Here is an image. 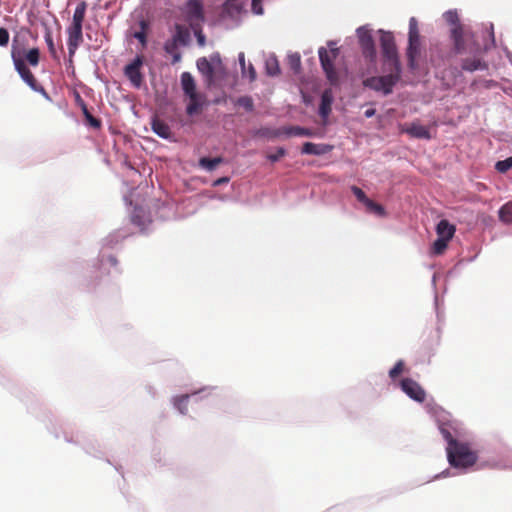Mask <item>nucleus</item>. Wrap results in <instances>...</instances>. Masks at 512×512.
Here are the masks:
<instances>
[{
	"label": "nucleus",
	"mask_w": 512,
	"mask_h": 512,
	"mask_svg": "<svg viewBox=\"0 0 512 512\" xmlns=\"http://www.w3.org/2000/svg\"><path fill=\"white\" fill-rule=\"evenodd\" d=\"M447 458L450 465L455 468H468L476 463L478 456L468 443L457 442L447 447Z\"/></svg>",
	"instance_id": "1"
},
{
	"label": "nucleus",
	"mask_w": 512,
	"mask_h": 512,
	"mask_svg": "<svg viewBox=\"0 0 512 512\" xmlns=\"http://www.w3.org/2000/svg\"><path fill=\"white\" fill-rule=\"evenodd\" d=\"M383 70L388 74L383 76H372L363 81V85L374 91L382 92L384 95L392 93L393 87L399 82L401 78V68L391 69L390 66L385 67Z\"/></svg>",
	"instance_id": "2"
},
{
	"label": "nucleus",
	"mask_w": 512,
	"mask_h": 512,
	"mask_svg": "<svg viewBox=\"0 0 512 512\" xmlns=\"http://www.w3.org/2000/svg\"><path fill=\"white\" fill-rule=\"evenodd\" d=\"M379 32L381 34L380 47L384 61L383 65L385 67L390 66L391 69L401 68L394 35L391 32L383 30H380Z\"/></svg>",
	"instance_id": "3"
},
{
	"label": "nucleus",
	"mask_w": 512,
	"mask_h": 512,
	"mask_svg": "<svg viewBox=\"0 0 512 512\" xmlns=\"http://www.w3.org/2000/svg\"><path fill=\"white\" fill-rule=\"evenodd\" d=\"M12 59L15 66L16 71L19 73L22 80L34 91L40 92L43 95L47 96L45 89L37 82L33 73L29 70L26 63H24L23 57H21L19 52H15V49L12 50Z\"/></svg>",
	"instance_id": "4"
},
{
	"label": "nucleus",
	"mask_w": 512,
	"mask_h": 512,
	"mask_svg": "<svg viewBox=\"0 0 512 512\" xmlns=\"http://www.w3.org/2000/svg\"><path fill=\"white\" fill-rule=\"evenodd\" d=\"M318 54L322 69L324 70L327 79L332 85L337 84L339 76L333 62L338 56V48H332L330 52H328L324 47H321Z\"/></svg>",
	"instance_id": "5"
},
{
	"label": "nucleus",
	"mask_w": 512,
	"mask_h": 512,
	"mask_svg": "<svg viewBox=\"0 0 512 512\" xmlns=\"http://www.w3.org/2000/svg\"><path fill=\"white\" fill-rule=\"evenodd\" d=\"M357 36L363 56L370 62H374L377 53L371 31L364 26L359 27Z\"/></svg>",
	"instance_id": "6"
},
{
	"label": "nucleus",
	"mask_w": 512,
	"mask_h": 512,
	"mask_svg": "<svg viewBox=\"0 0 512 512\" xmlns=\"http://www.w3.org/2000/svg\"><path fill=\"white\" fill-rule=\"evenodd\" d=\"M143 64V59L141 56H137L132 63L128 64L124 73L125 76L130 80L133 86L139 88L143 83V75L140 71V68Z\"/></svg>",
	"instance_id": "7"
},
{
	"label": "nucleus",
	"mask_w": 512,
	"mask_h": 512,
	"mask_svg": "<svg viewBox=\"0 0 512 512\" xmlns=\"http://www.w3.org/2000/svg\"><path fill=\"white\" fill-rule=\"evenodd\" d=\"M401 388L410 398L417 402H423L426 398L424 389L411 378H404L401 381Z\"/></svg>",
	"instance_id": "8"
},
{
	"label": "nucleus",
	"mask_w": 512,
	"mask_h": 512,
	"mask_svg": "<svg viewBox=\"0 0 512 512\" xmlns=\"http://www.w3.org/2000/svg\"><path fill=\"white\" fill-rule=\"evenodd\" d=\"M420 35L419 36H408V47L406 49V56L408 61V66L410 69L414 70L417 68V59L420 55Z\"/></svg>",
	"instance_id": "9"
},
{
	"label": "nucleus",
	"mask_w": 512,
	"mask_h": 512,
	"mask_svg": "<svg viewBox=\"0 0 512 512\" xmlns=\"http://www.w3.org/2000/svg\"><path fill=\"white\" fill-rule=\"evenodd\" d=\"M67 34H68L67 45H68L69 54L73 55L75 53V51L77 50V48L79 47V45L83 41L82 26L71 24L67 28Z\"/></svg>",
	"instance_id": "10"
},
{
	"label": "nucleus",
	"mask_w": 512,
	"mask_h": 512,
	"mask_svg": "<svg viewBox=\"0 0 512 512\" xmlns=\"http://www.w3.org/2000/svg\"><path fill=\"white\" fill-rule=\"evenodd\" d=\"M401 131L407 133L413 138L426 140L431 139L429 129L426 126L419 124L418 122H413L407 127H402Z\"/></svg>",
	"instance_id": "11"
},
{
	"label": "nucleus",
	"mask_w": 512,
	"mask_h": 512,
	"mask_svg": "<svg viewBox=\"0 0 512 512\" xmlns=\"http://www.w3.org/2000/svg\"><path fill=\"white\" fill-rule=\"evenodd\" d=\"M187 97L189 98V103L186 107V113L189 116L200 113L205 100L204 96L200 93H196L188 95Z\"/></svg>",
	"instance_id": "12"
},
{
	"label": "nucleus",
	"mask_w": 512,
	"mask_h": 512,
	"mask_svg": "<svg viewBox=\"0 0 512 512\" xmlns=\"http://www.w3.org/2000/svg\"><path fill=\"white\" fill-rule=\"evenodd\" d=\"M461 68L467 72H474L476 70H485L488 68V65L480 57L474 56L472 58L463 59Z\"/></svg>",
	"instance_id": "13"
},
{
	"label": "nucleus",
	"mask_w": 512,
	"mask_h": 512,
	"mask_svg": "<svg viewBox=\"0 0 512 512\" xmlns=\"http://www.w3.org/2000/svg\"><path fill=\"white\" fill-rule=\"evenodd\" d=\"M151 128L155 134L163 139H170L172 136L170 126L165 121L157 117L153 118Z\"/></svg>",
	"instance_id": "14"
},
{
	"label": "nucleus",
	"mask_w": 512,
	"mask_h": 512,
	"mask_svg": "<svg viewBox=\"0 0 512 512\" xmlns=\"http://www.w3.org/2000/svg\"><path fill=\"white\" fill-rule=\"evenodd\" d=\"M187 16L190 20H202L203 4L200 0H189L187 2Z\"/></svg>",
	"instance_id": "15"
},
{
	"label": "nucleus",
	"mask_w": 512,
	"mask_h": 512,
	"mask_svg": "<svg viewBox=\"0 0 512 512\" xmlns=\"http://www.w3.org/2000/svg\"><path fill=\"white\" fill-rule=\"evenodd\" d=\"M333 102V95L331 90H325L321 95V103L319 107V114L323 119H326L331 113V106Z\"/></svg>",
	"instance_id": "16"
},
{
	"label": "nucleus",
	"mask_w": 512,
	"mask_h": 512,
	"mask_svg": "<svg viewBox=\"0 0 512 512\" xmlns=\"http://www.w3.org/2000/svg\"><path fill=\"white\" fill-rule=\"evenodd\" d=\"M436 232L438 237L450 241V239H452L454 236L455 226L450 224L448 220L443 219L437 224Z\"/></svg>",
	"instance_id": "17"
},
{
	"label": "nucleus",
	"mask_w": 512,
	"mask_h": 512,
	"mask_svg": "<svg viewBox=\"0 0 512 512\" xmlns=\"http://www.w3.org/2000/svg\"><path fill=\"white\" fill-rule=\"evenodd\" d=\"M181 86L186 96L198 93L196 91V83L189 72H183L181 75Z\"/></svg>",
	"instance_id": "18"
},
{
	"label": "nucleus",
	"mask_w": 512,
	"mask_h": 512,
	"mask_svg": "<svg viewBox=\"0 0 512 512\" xmlns=\"http://www.w3.org/2000/svg\"><path fill=\"white\" fill-rule=\"evenodd\" d=\"M15 52H19L21 57L24 59V63H29L31 66H37L40 61V51L38 48H32L28 51H20L15 50Z\"/></svg>",
	"instance_id": "19"
},
{
	"label": "nucleus",
	"mask_w": 512,
	"mask_h": 512,
	"mask_svg": "<svg viewBox=\"0 0 512 512\" xmlns=\"http://www.w3.org/2000/svg\"><path fill=\"white\" fill-rule=\"evenodd\" d=\"M86 10H87V3L85 1H81L80 3H78L74 10L71 24L83 26V22H84L85 15H86Z\"/></svg>",
	"instance_id": "20"
},
{
	"label": "nucleus",
	"mask_w": 512,
	"mask_h": 512,
	"mask_svg": "<svg viewBox=\"0 0 512 512\" xmlns=\"http://www.w3.org/2000/svg\"><path fill=\"white\" fill-rule=\"evenodd\" d=\"M327 151L328 150L325 145L315 144L312 142H306L302 147V153L309 155H321Z\"/></svg>",
	"instance_id": "21"
},
{
	"label": "nucleus",
	"mask_w": 512,
	"mask_h": 512,
	"mask_svg": "<svg viewBox=\"0 0 512 512\" xmlns=\"http://www.w3.org/2000/svg\"><path fill=\"white\" fill-rule=\"evenodd\" d=\"M282 132L284 134H286L287 136H306V137L313 136L312 130H310L308 128H303L300 126L284 127L282 129Z\"/></svg>",
	"instance_id": "22"
},
{
	"label": "nucleus",
	"mask_w": 512,
	"mask_h": 512,
	"mask_svg": "<svg viewBox=\"0 0 512 512\" xmlns=\"http://www.w3.org/2000/svg\"><path fill=\"white\" fill-rule=\"evenodd\" d=\"M222 157L208 158L202 157L199 160V166L207 171H213L219 164L223 163Z\"/></svg>",
	"instance_id": "23"
},
{
	"label": "nucleus",
	"mask_w": 512,
	"mask_h": 512,
	"mask_svg": "<svg viewBox=\"0 0 512 512\" xmlns=\"http://www.w3.org/2000/svg\"><path fill=\"white\" fill-rule=\"evenodd\" d=\"M501 222L512 224V201L505 203L498 211Z\"/></svg>",
	"instance_id": "24"
},
{
	"label": "nucleus",
	"mask_w": 512,
	"mask_h": 512,
	"mask_svg": "<svg viewBox=\"0 0 512 512\" xmlns=\"http://www.w3.org/2000/svg\"><path fill=\"white\" fill-rule=\"evenodd\" d=\"M266 73L269 76H277L280 73L279 62L276 57L271 56L265 62Z\"/></svg>",
	"instance_id": "25"
},
{
	"label": "nucleus",
	"mask_w": 512,
	"mask_h": 512,
	"mask_svg": "<svg viewBox=\"0 0 512 512\" xmlns=\"http://www.w3.org/2000/svg\"><path fill=\"white\" fill-rule=\"evenodd\" d=\"M197 68L202 74H205L208 77L213 76V73H214L213 67H212L211 63L205 57L199 58L197 60Z\"/></svg>",
	"instance_id": "26"
},
{
	"label": "nucleus",
	"mask_w": 512,
	"mask_h": 512,
	"mask_svg": "<svg viewBox=\"0 0 512 512\" xmlns=\"http://www.w3.org/2000/svg\"><path fill=\"white\" fill-rule=\"evenodd\" d=\"M188 36H189V33H188L187 29H185L182 25L177 24L176 25V33L173 38L174 43L179 42L181 44H186ZM174 46H175V44H173L172 48Z\"/></svg>",
	"instance_id": "27"
},
{
	"label": "nucleus",
	"mask_w": 512,
	"mask_h": 512,
	"mask_svg": "<svg viewBox=\"0 0 512 512\" xmlns=\"http://www.w3.org/2000/svg\"><path fill=\"white\" fill-rule=\"evenodd\" d=\"M189 395H181L175 398L174 405L181 414H186L188 411Z\"/></svg>",
	"instance_id": "28"
},
{
	"label": "nucleus",
	"mask_w": 512,
	"mask_h": 512,
	"mask_svg": "<svg viewBox=\"0 0 512 512\" xmlns=\"http://www.w3.org/2000/svg\"><path fill=\"white\" fill-rule=\"evenodd\" d=\"M448 242L447 239L438 237L433 243L432 252L436 255H441L446 250Z\"/></svg>",
	"instance_id": "29"
},
{
	"label": "nucleus",
	"mask_w": 512,
	"mask_h": 512,
	"mask_svg": "<svg viewBox=\"0 0 512 512\" xmlns=\"http://www.w3.org/2000/svg\"><path fill=\"white\" fill-rule=\"evenodd\" d=\"M83 115L85 117V120L87 124H89L91 127L95 129H99L101 127V121L98 118H95L88 110L87 107H83Z\"/></svg>",
	"instance_id": "30"
},
{
	"label": "nucleus",
	"mask_w": 512,
	"mask_h": 512,
	"mask_svg": "<svg viewBox=\"0 0 512 512\" xmlns=\"http://www.w3.org/2000/svg\"><path fill=\"white\" fill-rule=\"evenodd\" d=\"M439 429H440V432L443 436V438L447 441L448 443V446L447 447H451L453 446L454 444H456L458 441L452 436L449 428L447 427L446 424H441L439 426Z\"/></svg>",
	"instance_id": "31"
},
{
	"label": "nucleus",
	"mask_w": 512,
	"mask_h": 512,
	"mask_svg": "<svg viewBox=\"0 0 512 512\" xmlns=\"http://www.w3.org/2000/svg\"><path fill=\"white\" fill-rule=\"evenodd\" d=\"M366 208L379 216H383L385 214V210L382 205L372 201L371 199L365 203Z\"/></svg>",
	"instance_id": "32"
},
{
	"label": "nucleus",
	"mask_w": 512,
	"mask_h": 512,
	"mask_svg": "<svg viewBox=\"0 0 512 512\" xmlns=\"http://www.w3.org/2000/svg\"><path fill=\"white\" fill-rule=\"evenodd\" d=\"M495 168L500 173H505L512 168V156L506 158L505 160L498 161L495 165Z\"/></svg>",
	"instance_id": "33"
},
{
	"label": "nucleus",
	"mask_w": 512,
	"mask_h": 512,
	"mask_svg": "<svg viewBox=\"0 0 512 512\" xmlns=\"http://www.w3.org/2000/svg\"><path fill=\"white\" fill-rule=\"evenodd\" d=\"M237 104L247 111H252L254 107L253 100L249 96H242L238 98Z\"/></svg>",
	"instance_id": "34"
},
{
	"label": "nucleus",
	"mask_w": 512,
	"mask_h": 512,
	"mask_svg": "<svg viewBox=\"0 0 512 512\" xmlns=\"http://www.w3.org/2000/svg\"><path fill=\"white\" fill-rule=\"evenodd\" d=\"M351 191L353 192V194L355 195V197L357 198V200L359 202L363 203L364 205L366 202H368L369 198L366 196L364 191L362 189H360L359 187L352 186Z\"/></svg>",
	"instance_id": "35"
},
{
	"label": "nucleus",
	"mask_w": 512,
	"mask_h": 512,
	"mask_svg": "<svg viewBox=\"0 0 512 512\" xmlns=\"http://www.w3.org/2000/svg\"><path fill=\"white\" fill-rule=\"evenodd\" d=\"M404 370V362L402 360H399L394 367L389 371V376L392 379H395L398 377Z\"/></svg>",
	"instance_id": "36"
},
{
	"label": "nucleus",
	"mask_w": 512,
	"mask_h": 512,
	"mask_svg": "<svg viewBox=\"0 0 512 512\" xmlns=\"http://www.w3.org/2000/svg\"><path fill=\"white\" fill-rule=\"evenodd\" d=\"M444 18H445V20L449 24L453 25V27L456 26V25H460L458 14H457L456 11H448V12H446L444 14Z\"/></svg>",
	"instance_id": "37"
},
{
	"label": "nucleus",
	"mask_w": 512,
	"mask_h": 512,
	"mask_svg": "<svg viewBox=\"0 0 512 512\" xmlns=\"http://www.w3.org/2000/svg\"><path fill=\"white\" fill-rule=\"evenodd\" d=\"M418 22L416 18L412 17L409 20V32L408 36H419Z\"/></svg>",
	"instance_id": "38"
},
{
	"label": "nucleus",
	"mask_w": 512,
	"mask_h": 512,
	"mask_svg": "<svg viewBox=\"0 0 512 512\" xmlns=\"http://www.w3.org/2000/svg\"><path fill=\"white\" fill-rule=\"evenodd\" d=\"M451 38L453 41L459 40L461 38H464V31L463 28L460 25H456L451 30Z\"/></svg>",
	"instance_id": "39"
},
{
	"label": "nucleus",
	"mask_w": 512,
	"mask_h": 512,
	"mask_svg": "<svg viewBox=\"0 0 512 512\" xmlns=\"http://www.w3.org/2000/svg\"><path fill=\"white\" fill-rule=\"evenodd\" d=\"M286 154V150L282 147H279L276 152L274 154H269L268 155V159L271 161V162H276L278 161L280 158H282L283 156H285Z\"/></svg>",
	"instance_id": "40"
},
{
	"label": "nucleus",
	"mask_w": 512,
	"mask_h": 512,
	"mask_svg": "<svg viewBox=\"0 0 512 512\" xmlns=\"http://www.w3.org/2000/svg\"><path fill=\"white\" fill-rule=\"evenodd\" d=\"M454 51L456 54H462L465 52V41L464 38L453 41Z\"/></svg>",
	"instance_id": "41"
},
{
	"label": "nucleus",
	"mask_w": 512,
	"mask_h": 512,
	"mask_svg": "<svg viewBox=\"0 0 512 512\" xmlns=\"http://www.w3.org/2000/svg\"><path fill=\"white\" fill-rule=\"evenodd\" d=\"M9 42V32L6 28H0V46H7Z\"/></svg>",
	"instance_id": "42"
},
{
	"label": "nucleus",
	"mask_w": 512,
	"mask_h": 512,
	"mask_svg": "<svg viewBox=\"0 0 512 512\" xmlns=\"http://www.w3.org/2000/svg\"><path fill=\"white\" fill-rule=\"evenodd\" d=\"M45 41L47 43V46L49 48V51L52 53V54H55V46H54V42H53V38H52V34L50 31H47L46 34H45Z\"/></svg>",
	"instance_id": "43"
},
{
	"label": "nucleus",
	"mask_w": 512,
	"mask_h": 512,
	"mask_svg": "<svg viewBox=\"0 0 512 512\" xmlns=\"http://www.w3.org/2000/svg\"><path fill=\"white\" fill-rule=\"evenodd\" d=\"M227 8L240 10L242 8L241 0H227L225 3Z\"/></svg>",
	"instance_id": "44"
},
{
	"label": "nucleus",
	"mask_w": 512,
	"mask_h": 512,
	"mask_svg": "<svg viewBox=\"0 0 512 512\" xmlns=\"http://www.w3.org/2000/svg\"><path fill=\"white\" fill-rule=\"evenodd\" d=\"M248 72L249 80L252 82L256 79V70L252 64L245 63V73Z\"/></svg>",
	"instance_id": "45"
},
{
	"label": "nucleus",
	"mask_w": 512,
	"mask_h": 512,
	"mask_svg": "<svg viewBox=\"0 0 512 512\" xmlns=\"http://www.w3.org/2000/svg\"><path fill=\"white\" fill-rule=\"evenodd\" d=\"M252 11L258 15L263 14L261 0H252Z\"/></svg>",
	"instance_id": "46"
},
{
	"label": "nucleus",
	"mask_w": 512,
	"mask_h": 512,
	"mask_svg": "<svg viewBox=\"0 0 512 512\" xmlns=\"http://www.w3.org/2000/svg\"><path fill=\"white\" fill-rule=\"evenodd\" d=\"M290 64L293 69L298 70V68L300 67V56L299 55L290 56Z\"/></svg>",
	"instance_id": "47"
},
{
	"label": "nucleus",
	"mask_w": 512,
	"mask_h": 512,
	"mask_svg": "<svg viewBox=\"0 0 512 512\" xmlns=\"http://www.w3.org/2000/svg\"><path fill=\"white\" fill-rule=\"evenodd\" d=\"M238 60L241 67L242 76H245V54L243 52L239 53Z\"/></svg>",
	"instance_id": "48"
},
{
	"label": "nucleus",
	"mask_w": 512,
	"mask_h": 512,
	"mask_svg": "<svg viewBox=\"0 0 512 512\" xmlns=\"http://www.w3.org/2000/svg\"><path fill=\"white\" fill-rule=\"evenodd\" d=\"M135 38H137L143 45L146 43V35L144 32H136Z\"/></svg>",
	"instance_id": "49"
},
{
	"label": "nucleus",
	"mask_w": 512,
	"mask_h": 512,
	"mask_svg": "<svg viewBox=\"0 0 512 512\" xmlns=\"http://www.w3.org/2000/svg\"><path fill=\"white\" fill-rule=\"evenodd\" d=\"M76 102L81 107V110H83V107H87L85 101L82 99L79 93H76Z\"/></svg>",
	"instance_id": "50"
},
{
	"label": "nucleus",
	"mask_w": 512,
	"mask_h": 512,
	"mask_svg": "<svg viewBox=\"0 0 512 512\" xmlns=\"http://www.w3.org/2000/svg\"><path fill=\"white\" fill-rule=\"evenodd\" d=\"M229 182V178L228 177H221L217 180L214 181L213 183V186H219V185H222V184H225V183H228Z\"/></svg>",
	"instance_id": "51"
},
{
	"label": "nucleus",
	"mask_w": 512,
	"mask_h": 512,
	"mask_svg": "<svg viewBox=\"0 0 512 512\" xmlns=\"http://www.w3.org/2000/svg\"><path fill=\"white\" fill-rule=\"evenodd\" d=\"M197 39H198V43L203 46L205 44V37L200 33L198 34L197 36Z\"/></svg>",
	"instance_id": "52"
},
{
	"label": "nucleus",
	"mask_w": 512,
	"mask_h": 512,
	"mask_svg": "<svg viewBox=\"0 0 512 512\" xmlns=\"http://www.w3.org/2000/svg\"><path fill=\"white\" fill-rule=\"evenodd\" d=\"M374 114H375V109H368V110L365 111V116L367 118L372 117Z\"/></svg>",
	"instance_id": "53"
},
{
	"label": "nucleus",
	"mask_w": 512,
	"mask_h": 512,
	"mask_svg": "<svg viewBox=\"0 0 512 512\" xmlns=\"http://www.w3.org/2000/svg\"><path fill=\"white\" fill-rule=\"evenodd\" d=\"M179 60H180V55H179V54H176V55L174 56L173 63H175V62H177V61H179Z\"/></svg>",
	"instance_id": "54"
},
{
	"label": "nucleus",
	"mask_w": 512,
	"mask_h": 512,
	"mask_svg": "<svg viewBox=\"0 0 512 512\" xmlns=\"http://www.w3.org/2000/svg\"><path fill=\"white\" fill-rule=\"evenodd\" d=\"M165 50L166 52L168 53H171L172 52V48H170L168 45L165 46Z\"/></svg>",
	"instance_id": "55"
}]
</instances>
